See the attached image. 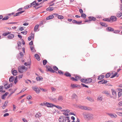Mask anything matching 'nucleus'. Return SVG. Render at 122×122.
<instances>
[{
	"instance_id": "obj_56",
	"label": "nucleus",
	"mask_w": 122,
	"mask_h": 122,
	"mask_svg": "<svg viewBox=\"0 0 122 122\" xmlns=\"http://www.w3.org/2000/svg\"><path fill=\"white\" fill-rule=\"evenodd\" d=\"M49 8H50V12H51L52 11H53L54 9V8L52 7H49Z\"/></svg>"
},
{
	"instance_id": "obj_15",
	"label": "nucleus",
	"mask_w": 122,
	"mask_h": 122,
	"mask_svg": "<svg viewBox=\"0 0 122 122\" xmlns=\"http://www.w3.org/2000/svg\"><path fill=\"white\" fill-rule=\"evenodd\" d=\"M106 29L108 31H112L114 30V29L113 28L110 27L107 28Z\"/></svg>"
},
{
	"instance_id": "obj_46",
	"label": "nucleus",
	"mask_w": 122,
	"mask_h": 122,
	"mask_svg": "<svg viewBox=\"0 0 122 122\" xmlns=\"http://www.w3.org/2000/svg\"><path fill=\"white\" fill-rule=\"evenodd\" d=\"M53 107H56V108H58L60 109H62V108L61 107L59 106H56V105H54V106H53Z\"/></svg>"
},
{
	"instance_id": "obj_43",
	"label": "nucleus",
	"mask_w": 122,
	"mask_h": 122,
	"mask_svg": "<svg viewBox=\"0 0 122 122\" xmlns=\"http://www.w3.org/2000/svg\"><path fill=\"white\" fill-rule=\"evenodd\" d=\"M58 73L60 75H63L64 74L63 72L61 70H58Z\"/></svg>"
},
{
	"instance_id": "obj_19",
	"label": "nucleus",
	"mask_w": 122,
	"mask_h": 122,
	"mask_svg": "<svg viewBox=\"0 0 122 122\" xmlns=\"http://www.w3.org/2000/svg\"><path fill=\"white\" fill-rule=\"evenodd\" d=\"M12 73L14 76H16L17 74V72L16 70H14L12 71Z\"/></svg>"
},
{
	"instance_id": "obj_7",
	"label": "nucleus",
	"mask_w": 122,
	"mask_h": 122,
	"mask_svg": "<svg viewBox=\"0 0 122 122\" xmlns=\"http://www.w3.org/2000/svg\"><path fill=\"white\" fill-rule=\"evenodd\" d=\"M25 67L24 66H20L18 68V71L20 73H23V70L24 69Z\"/></svg>"
},
{
	"instance_id": "obj_45",
	"label": "nucleus",
	"mask_w": 122,
	"mask_h": 122,
	"mask_svg": "<svg viewBox=\"0 0 122 122\" xmlns=\"http://www.w3.org/2000/svg\"><path fill=\"white\" fill-rule=\"evenodd\" d=\"M9 18V17L8 16H6L2 18V20H8Z\"/></svg>"
},
{
	"instance_id": "obj_48",
	"label": "nucleus",
	"mask_w": 122,
	"mask_h": 122,
	"mask_svg": "<svg viewBox=\"0 0 122 122\" xmlns=\"http://www.w3.org/2000/svg\"><path fill=\"white\" fill-rule=\"evenodd\" d=\"M81 85H82V86L83 87H85L87 88L89 87L88 86H87L83 83H81Z\"/></svg>"
},
{
	"instance_id": "obj_35",
	"label": "nucleus",
	"mask_w": 122,
	"mask_h": 122,
	"mask_svg": "<svg viewBox=\"0 0 122 122\" xmlns=\"http://www.w3.org/2000/svg\"><path fill=\"white\" fill-rule=\"evenodd\" d=\"M102 99L103 98L102 97H98L97 98V100L98 101L101 102L102 101Z\"/></svg>"
},
{
	"instance_id": "obj_28",
	"label": "nucleus",
	"mask_w": 122,
	"mask_h": 122,
	"mask_svg": "<svg viewBox=\"0 0 122 122\" xmlns=\"http://www.w3.org/2000/svg\"><path fill=\"white\" fill-rule=\"evenodd\" d=\"M100 24L101 25H102V26L105 27H106L107 26V24L105 23L101 22L100 23Z\"/></svg>"
},
{
	"instance_id": "obj_2",
	"label": "nucleus",
	"mask_w": 122,
	"mask_h": 122,
	"mask_svg": "<svg viewBox=\"0 0 122 122\" xmlns=\"http://www.w3.org/2000/svg\"><path fill=\"white\" fill-rule=\"evenodd\" d=\"M69 119V117H65L64 116H62L60 117L59 120V122H66V120H68Z\"/></svg>"
},
{
	"instance_id": "obj_47",
	"label": "nucleus",
	"mask_w": 122,
	"mask_h": 122,
	"mask_svg": "<svg viewBox=\"0 0 122 122\" xmlns=\"http://www.w3.org/2000/svg\"><path fill=\"white\" fill-rule=\"evenodd\" d=\"M86 99L87 100L91 101H93V100L90 97H86Z\"/></svg>"
},
{
	"instance_id": "obj_34",
	"label": "nucleus",
	"mask_w": 122,
	"mask_h": 122,
	"mask_svg": "<svg viewBox=\"0 0 122 122\" xmlns=\"http://www.w3.org/2000/svg\"><path fill=\"white\" fill-rule=\"evenodd\" d=\"M103 20L105 21L109 22L111 21L110 18H105L103 19Z\"/></svg>"
},
{
	"instance_id": "obj_14",
	"label": "nucleus",
	"mask_w": 122,
	"mask_h": 122,
	"mask_svg": "<svg viewBox=\"0 0 122 122\" xmlns=\"http://www.w3.org/2000/svg\"><path fill=\"white\" fill-rule=\"evenodd\" d=\"M87 81V84H89L92 81V79L90 78H88L86 79Z\"/></svg>"
},
{
	"instance_id": "obj_60",
	"label": "nucleus",
	"mask_w": 122,
	"mask_h": 122,
	"mask_svg": "<svg viewBox=\"0 0 122 122\" xmlns=\"http://www.w3.org/2000/svg\"><path fill=\"white\" fill-rule=\"evenodd\" d=\"M27 33V31H23L21 32V33H22L24 34H26Z\"/></svg>"
},
{
	"instance_id": "obj_57",
	"label": "nucleus",
	"mask_w": 122,
	"mask_h": 122,
	"mask_svg": "<svg viewBox=\"0 0 122 122\" xmlns=\"http://www.w3.org/2000/svg\"><path fill=\"white\" fill-rule=\"evenodd\" d=\"M32 97L30 96H28L27 97V99L29 100H30L32 98Z\"/></svg>"
},
{
	"instance_id": "obj_26",
	"label": "nucleus",
	"mask_w": 122,
	"mask_h": 122,
	"mask_svg": "<svg viewBox=\"0 0 122 122\" xmlns=\"http://www.w3.org/2000/svg\"><path fill=\"white\" fill-rule=\"evenodd\" d=\"M39 25L38 24L36 25L34 27V31L36 32L37 29H38Z\"/></svg>"
},
{
	"instance_id": "obj_53",
	"label": "nucleus",
	"mask_w": 122,
	"mask_h": 122,
	"mask_svg": "<svg viewBox=\"0 0 122 122\" xmlns=\"http://www.w3.org/2000/svg\"><path fill=\"white\" fill-rule=\"evenodd\" d=\"M39 88L40 89V90L44 92H45L46 91V89H44L42 88H41V87H40Z\"/></svg>"
},
{
	"instance_id": "obj_41",
	"label": "nucleus",
	"mask_w": 122,
	"mask_h": 122,
	"mask_svg": "<svg viewBox=\"0 0 122 122\" xmlns=\"http://www.w3.org/2000/svg\"><path fill=\"white\" fill-rule=\"evenodd\" d=\"M17 80V76L15 77L14 80V82L15 84H16L18 82Z\"/></svg>"
},
{
	"instance_id": "obj_13",
	"label": "nucleus",
	"mask_w": 122,
	"mask_h": 122,
	"mask_svg": "<svg viewBox=\"0 0 122 122\" xmlns=\"http://www.w3.org/2000/svg\"><path fill=\"white\" fill-rule=\"evenodd\" d=\"M110 19L111 21H115L117 20V18L115 16H111Z\"/></svg>"
},
{
	"instance_id": "obj_59",
	"label": "nucleus",
	"mask_w": 122,
	"mask_h": 122,
	"mask_svg": "<svg viewBox=\"0 0 122 122\" xmlns=\"http://www.w3.org/2000/svg\"><path fill=\"white\" fill-rule=\"evenodd\" d=\"M20 55L21 57H23V54L22 52H21L20 53Z\"/></svg>"
},
{
	"instance_id": "obj_55",
	"label": "nucleus",
	"mask_w": 122,
	"mask_h": 122,
	"mask_svg": "<svg viewBox=\"0 0 122 122\" xmlns=\"http://www.w3.org/2000/svg\"><path fill=\"white\" fill-rule=\"evenodd\" d=\"M31 5H26L25 7V9H28L29 8H30L31 7Z\"/></svg>"
},
{
	"instance_id": "obj_30",
	"label": "nucleus",
	"mask_w": 122,
	"mask_h": 122,
	"mask_svg": "<svg viewBox=\"0 0 122 122\" xmlns=\"http://www.w3.org/2000/svg\"><path fill=\"white\" fill-rule=\"evenodd\" d=\"M111 90L112 95L114 96H116V91L113 89H112Z\"/></svg>"
},
{
	"instance_id": "obj_21",
	"label": "nucleus",
	"mask_w": 122,
	"mask_h": 122,
	"mask_svg": "<svg viewBox=\"0 0 122 122\" xmlns=\"http://www.w3.org/2000/svg\"><path fill=\"white\" fill-rule=\"evenodd\" d=\"M71 97L72 98L76 99H77V96L75 93H73Z\"/></svg>"
},
{
	"instance_id": "obj_33",
	"label": "nucleus",
	"mask_w": 122,
	"mask_h": 122,
	"mask_svg": "<svg viewBox=\"0 0 122 122\" xmlns=\"http://www.w3.org/2000/svg\"><path fill=\"white\" fill-rule=\"evenodd\" d=\"M3 86H0V92H5V91H3Z\"/></svg>"
},
{
	"instance_id": "obj_39",
	"label": "nucleus",
	"mask_w": 122,
	"mask_h": 122,
	"mask_svg": "<svg viewBox=\"0 0 122 122\" xmlns=\"http://www.w3.org/2000/svg\"><path fill=\"white\" fill-rule=\"evenodd\" d=\"M57 18L58 19H62L63 18V16L62 15H58V16Z\"/></svg>"
},
{
	"instance_id": "obj_22",
	"label": "nucleus",
	"mask_w": 122,
	"mask_h": 122,
	"mask_svg": "<svg viewBox=\"0 0 122 122\" xmlns=\"http://www.w3.org/2000/svg\"><path fill=\"white\" fill-rule=\"evenodd\" d=\"M122 15V13L120 12H118L117 14V16L118 17H121Z\"/></svg>"
},
{
	"instance_id": "obj_6",
	"label": "nucleus",
	"mask_w": 122,
	"mask_h": 122,
	"mask_svg": "<svg viewBox=\"0 0 122 122\" xmlns=\"http://www.w3.org/2000/svg\"><path fill=\"white\" fill-rule=\"evenodd\" d=\"M32 89L35 91L36 93L38 94L40 93V89L37 86H35L32 87Z\"/></svg>"
},
{
	"instance_id": "obj_36",
	"label": "nucleus",
	"mask_w": 122,
	"mask_h": 122,
	"mask_svg": "<svg viewBox=\"0 0 122 122\" xmlns=\"http://www.w3.org/2000/svg\"><path fill=\"white\" fill-rule=\"evenodd\" d=\"M111 76V74L109 73H107L105 76V77L106 78H108Z\"/></svg>"
},
{
	"instance_id": "obj_63",
	"label": "nucleus",
	"mask_w": 122,
	"mask_h": 122,
	"mask_svg": "<svg viewBox=\"0 0 122 122\" xmlns=\"http://www.w3.org/2000/svg\"><path fill=\"white\" fill-rule=\"evenodd\" d=\"M33 44V42L32 41H31L29 43V45L30 46H32Z\"/></svg>"
},
{
	"instance_id": "obj_51",
	"label": "nucleus",
	"mask_w": 122,
	"mask_h": 122,
	"mask_svg": "<svg viewBox=\"0 0 122 122\" xmlns=\"http://www.w3.org/2000/svg\"><path fill=\"white\" fill-rule=\"evenodd\" d=\"M21 42L20 41H19L18 43H17L18 46V47H20L21 46Z\"/></svg>"
},
{
	"instance_id": "obj_9",
	"label": "nucleus",
	"mask_w": 122,
	"mask_h": 122,
	"mask_svg": "<svg viewBox=\"0 0 122 122\" xmlns=\"http://www.w3.org/2000/svg\"><path fill=\"white\" fill-rule=\"evenodd\" d=\"M44 104L45 105V106H46L48 107H53V106H54V105L52 103L46 102H44Z\"/></svg>"
},
{
	"instance_id": "obj_49",
	"label": "nucleus",
	"mask_w": 122,
	"mask_h": 122,
	"mask_svg": "<svg viewBox=\"0 0 122 122\" xmlns=\"http://www.w3.org/2000/svg\"><path fill=\"white\" fill-rule=\"evenodd\" d=\"M75 78L76 80V81H78V80L80 79V77L77 76H75Z\"/></svg>"
},
{
	"instance_id": "obj_32",
	"label": "nucleus",
	"mask_w": 122,
	"mask_h": 122,
	"mask_svg": "<svg viewBox=\"0 0 122 122\" xmlns=\"http://www.w3.org/2000/svg\"><path fill=\"white\" fill-rule=\"evenodd\" d=\"M42 79V77L41 76L37 77L36 78V80L37 81H40V80H41Z\"/></svg>"
},
{
	"instance_id": "obj_64",
	"label": "nucleus",
	"mask_w": 122,
	"mask_h": 122,
	"mask_svg": "<svg viewBox=\"0 0 122 122\" xmlns=\"http://www.w3.org/2000/svg\"><path fill=\"white\" fill-rule=\"evenodd\" d=\"M118 105L121 106L122 105V101L118 103Z\"/></svg>"
},
{
	"instance_id": "obj_27",
	"label": "nucleus",
	"mask_w": 122,
	"mask_h": 122,
	"mask_svg": "<svg viewBox=\"0 0 122 122\" xmlns=\"http://www.w3.org/2000/svg\"><path fill=\"white\" fill-rule=\"evenodd\" d=\"M58 99L59 101H61L63 100V96H59L58 97Z\"/></svg>"
},
{
	"instance_id": "obj_50",
	"label": "nucleus",
	"mask_w": 122,
	"mask_h": 122,
	"mask_svg": "<svg viewBox=\"0 0 122 122\" xmlns=\"http://www.w3.org/2000/svg\"><path fill=\"white\" fill-rule=\"evenodd\" d=\"M114 33H119L120 32V31L119 30H114L113 31Z\"/></svg>"
},
{
	"instance_id": "obj_42",
	"label": "nucleus",
	"mask_w": 122,
	"mask_h": 122,
	"mask_svg": "<svg viewBox=\"0 0 122 122\" xmlns=\"http://www.w3.org/2000/svg\"><path fill=\"white\" fill-rule=\"evenodd\" d=\"M47 61L46 60H44L43 61V64L44 65H45L47 62Z\"/></svg>"
},
{
	"instance_id": "obj_18",
	"label": "nucleus",
	"mask_w": 122,
	"mask_h": 122,
	"mask_svg": "<svg viewBox=\"0 0 122 122\" xmlns=\"http://www.w3.org/2000/svg\"><path fill=\"white\" fill-rule=\"evenodd\" d=\"M54 18V16L53 15H49L46 18L47 20H48L53 19Z\"/></svg>"
},
{
	"instance_id": "obj_29",
	"label": "nucleus",
	"mask_w": 122,
	"mask_h": 122,
	"mask_svg": "<svg viewBox=\"0 0 122 122\" xmlns=\"http://www.w3.org/2000/svg\"><path fill=\"white\" fill-rule=\"evenodd\" d=\"M105 76L104 75H101L100 76H98L97 79L98 80H101L103 78H104V77Z\"/></svg>"
},
{
	"instance_id": "obj_16",
	"label": "nucleus",
	"mask_w": 122,
	"mask_h": 122,
	"mask_svg": "<svg viewBox=\"0 0 122 122\" xmlns=\"http://www.w3.org/2000/svg\"><path fill=\"white\" fill-rule=\"evenodd\" d=\"M41 116V113L39 112H38L37 113L36 115H35V117H36L39 118Z\"/></svg>"
},
{
	"instance_id": "obj_1",
	"label": "nucleus",
	"mask_w": 122,
	"mask_h": 122,
	"mask_svg": "<svg viewBox=\"0 0 122 122\" xmlns=\"http://www.w3.org/2000/svg\"><path fill=\"white\" fill-rule=\"evenodd\" d=\"M83 116L86 119L90 120L93 119V115L91 113H84L83 114Z\"/></svg>"
},
{
	"instance_id": "obj_37",
	"label": "nucleus",
	"mask_w": 122,
	"mask_h": 122,
	"mask_svg": "<svg viewBox=\"0 0 122 122\" xmlns=\"http://www.w3.org/2000/svg\"><path fill=\"white\" fill-rule=\"evenodd\" d=\"M81 17L84 19H85L86 17V15L85 14L82 13L81 15Z\"/></svg>"
},
{
	"instance_id": "obj_23",
	"label": "nucleus",
	"mask_w": 122,
	"mask_h": 122,
	"mask_svg": "<svg viewBox=\"0 0 122 122\" xmlns=\"http://www.w3.org/2000/svg\"><path fill=\"white\" fill-rule=\"evenodd\" d=\"M11 33V32L9 31H7V32H5L3 33L2 34V36H7L8 35Z\"/></svg>"
},
{
	"instance_id": "obj_58",
	"label": "nucleus",
	"mask_w": 122,
	"mask_h": 122,
	"mask_svg": "<svg viewBox=\"0 0 122 122\" xmlns=\"http://www.w3.org/2000/svg\"><path fill=\"white\" fill-rule=\"evenodd\" d=\"M71 79L73 81H76V80L75 78H74L73 77H71Z\"/></svg>"
},
{
	"instance_id": "obj_61",
	"label": "nucleus",
	"mask_w": 122,
	"mask_h": 122,
	"mask_svg": "<svg viewBox=\"0 0 122 122\" xmlns=\"http://www.w3.org/2000/svg\"><path fill=\"white\" fill-rule=\"evenodd\" d=\"M82 21H81L79 22L77 21L76 24L78 25H80L82 23Z\"/></svg>"
},
{
	"instance_id": "obj_10",
	"label": "nucleus",
	"mask_w": 122,
	"mask_h": 122,
	"mask_svg": "<svg viewBox=\"0 0 122 122\" xmlns=\"http://www.w3.org/2000/svg\"><path fill=\"white\" fill-rule=\"evenodd\" d=\"M14 35L13 34H9L7 36L8 38L9 39H11L14 37Z\"/></svg>"
},
{
	"instance_id": "obj_8",
	"label": "nucleus",
	"mask_w": 122,
	"mask_h": 122,
	"mask_svg": "<svg viewBox=\"0 0 122 122\" xmlns=\"http://www.w3.org/2000/svg\"><path fill=\"white\" fill-rule=\"evenodd\" d=\"M107 114L112 118H115L117 117V115L115 114L108 113Z\"/></svg>"
},
{
	"instance_id": "obj_52",
	"label": "nucleus",
	"mask_w": 122,
	"mask_h": 122,
	"mask_svg": "<svg viewBox=\"0 0 122 122\" xmlns=\"http://www.w3.org/2000/svg\"><path fill=\"white\" fill-rule=\"evenodd\" d=\"M122 95V93L120 92H118V97L119 98Z\"/></svg>"
},
{
	"instance_id": "obj_31",
	"label": "nucleus",
	"mask_w": 122,
	"mask_h": 122,
	"mask_svg": "<svg viewBox=\"0 0 122 122\" xmlns=\"http://www.w3.org/2000/svg\"><path fill=\"white\" fill-rule=\"evenodd\" d=\"M14 77L13 76H11L9 79V81L10 82H12L14 80Z\"/></svg>"
},
{
	"instance_id": "obj_44",
	"label": "nucleus",
	"mask_w": 122,
	"mask_h": 122,
	"mask_svg": "<svg viewBox=\"0 0 122 122\" xmlns=\"http://www.w3.org/2000/svg\"><path fill=\"white\" fill-rule=\"evenodd\" d=\"M7 103H8V102H7ZM7 102H5L4 103V105L2 106V108L3 109L5 108L6 106L7 105Z\"/></svg>"
},
{
	"instance_id": "obj_20",
	"label": "nucleus",
	"mask_w": 122,
	"mask_h": 122,
	"mask_svg": "<svg viewBox=\"0 0 122 122\" xmlns=\"http://www.w3.org/2000/svg\"><path fill=\"white\" fill-rule=\"evenodd\" d=\"M35 56L36 57V59L38 61H39L40 60V58L38 54H35Z\"/></svg>"
},
{
	"instance_id": "obj_5",
	"label": "nucleus",
	"mask_w": 122,
	"mask_h": 122,
	"mask_svg": "<svg viewBox=\"0 0 122 122\" xmlns=\"http://www.w3.org/2000/svg\"><path fill=\"white\" fill-rule=\"evenodd\" d=\"M89 20H86L85 22H88L90 21H95L96 20V18L93 16H89L88 17Z\"/></svg>"
},
{
	"instance_id": "obj_3",
	"label": "nucleus",
	"mask_w": 122,
	"mask_h": 122,
	"mask_svg": "<svg viewBox=\"0 0 122 122\" xmlns=\"http://www.w3.org/2000/svg\"><path fill=\"white\" fill-rule=\"evenodd\" d=\"M78 107L80 109L85 110L91 111L92 110L91 108L85 106H80Z\"/></svg>"
},
{
	"instance_id": "obj_12",
	"label": "nucleus",
	"mask_w": 122,
	"mask_h": 122,
	"mask_svg": "<svg viewBox=\"0 0 122 122\" xmlns=\"http://www.w3.org/2000/svg\"><path fill=\"white\" fill-rule=\"evenodd\" d=\"M80 86L77 84H71V87L72 89H74L75 87H80Z\"/></svg>"
},
{
	"instance_id": "obj_62",
	"label": "nucleus",
	"mask_w": 122,
	"mask_h": 122,
	"mask_svg": "<svg viewBox=\"0 0 122 122\" xmlns=\"http://www.w3.org/2000/svg\"><path fill=\"white\" fill-rule=\"evenodd\" d=\"M9 114L8 113H6L3 116L4 117H5L9 115Z\"/></svg>"
},
{
	"instance_id": "obj_24",
	"label": "nucleus",
	"mask_w": 122,
	"mask_h": 122,
	"mask_svg": "<svg viewBox=\"0 0 122 122\" xmlns=\"http://www.w3.org/2000/svg\"><path fill=\"white\" fill-rule=\"evenodd\" d=\"M86 80V79L82 78L80 79V81L81 82L86 84H87Z\"/></svg>"
},
{
	"instance_id": "obj_54",
	"label": "nucleus",
	"mask_w": 122,
	"mask_h": 122,
	"mask_svg": "<svg viewBox=\"0 0 122 122\" xmlns=\"http://www.w3.org/2000/svg\"><path fill=\"white\" fill-rule=\"evenodd\" d=\"M26 89V87L25 88H23L22 89V90L20 91V93H22L24 92L25 91Z\"/></svg>"
},
{
	"instance_id": "obj_17",
	"label": "nucleus",
	"mask_w": 122,
	"mask_h": 122,
	"mask_svg": "<svg viewBox=\"0 0 122 122\" xmlns=\"http://www.w3.org/2000/svg\"><path fill=\"white\" fill-rule=\"evenodd\" d=\"M8 93L7 92H6L1 97V98L3 99H4L6 97L8 94Z\"/></svg>"
},
{
	"instance_id": "obj_25",
	"label": "nucleus",
	"mask_w": 122,
	"mask_h": 122,
	"mask_svg": "<svg viewBox=\"0 0 122 122\" xmlns=\"http://www.w3.org/2000/svg\"><path fill=\"white\" fill-rule=\"evenodd\" d=\"M64 75L66 76L71 77V74L68 72H66L64 73Z\"/></svg>"
},
{
	"instance_id": "obj_38",
	"label": "nucleus",
	"mask_w": 122,
	"mask_h": 122,
	"mask_svg": "<svg viewBox=\"0 0 122 122\" xmlns=\"http://www.w3.org/2000/svg\"><path fill=\"white\" fill-rule=\"evenodd\" d=\"M53 68L55 71H57L58 70V68L55 66H53Z\"/></svg>"
},
{
	"instance_id": "obj_4",
	"label": "nucleus",
	"mask_w": 122,
	"mask_h": 122,
	"mask_svg": "<svg viewBox=\"0 0 122 122\" xmlns=\"http://www.w3.org/2000/svg\"><path fill=\"white\" fill-rule=\"evenodd\" d=\"M46 71H50L52 73H54L56 72V71L50 66L47 65L46 66Z\"/></svg>"
},
{
	"instance_id": "obj_40",
	"label": "nucleus",
	"mask_w": 122,
	"mask_h": 122,
	"mask_svg": "<svg viewBox=\"0 0 122 122\" xmlns=\"http://www.w3.org/2000/svg\"><path fill=\"white\" fill-rule=\"evenodd\" d=\"M36 1L35 0L33 2L31 3L30 4V5H31V6H33L36 5Z\"/></svg>"
},
{
	"instance_id": "obj_11",
	"label": "nucleus",
	"mask_w": 122,
	"mask_h": 122,
	"mask_svg": "<svg viewBox=\"0 0 122 122\" xmlns=\"http://www.w3.org/2000/svg\"><path fill=\"white\" fill-rule=\"evenodd\" d=\"M107 80H105L104 79H103L102 81H99L98 83L100 84H104L107 83Z\"/></svg>"
}]
</instances>
